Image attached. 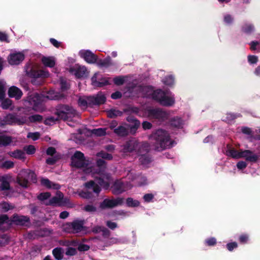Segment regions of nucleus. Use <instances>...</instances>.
Listing matches in <instances>:
<instances>
[{
	"label": "nucleus",
	"instance_id": "62",
	"mask_svg": "<svg viewBox=\"0 0 260 260\" xmlns=\"http://www.w3.org/2000/svg\"><path fill=\"white\" fill-rule=\"evenodd\" d=\"M84 210L87 212H94L96 210V208L94 206L91 205H87L84 207Z\"/></svg>",
	"mask_w": 260,
	"mask_h": 260
},
{
	"label": "nucleus",
	"instance_id": "3",
	"mask_svg": "<svg viewBox=\"0 0 260 260\" xmlns=\"http://www.w3.org/2000/svg\"><path fill=\"white\" fill-rule=\"evenodd\" d=\"M61 97L54 90L48 91L46 95H39L35 92L29 94L27 99L23 101L25 107L28 109H32L36 111H42L44 110L43 102L45 99L49 100H59Z\"/></svg>",
	"mask_w": 260,
	"mask_h": 260
},
{
	"label": "nucleus",
	"instance_id": "1",
	"mask_svg": "<svg viewBox=\"0 0 260 260\" xmlns=\"http://www.w3.org/2000/svg\"><path fill=\"white\" fill-rule=\"evenodd\" d=\"M71 165L73 167L81 169L87 175H91L101 187L105 189L109 188L111 178L106 171L104 160L99 159L96 166L94 167L91 162L85 159L83 153L77 151L71 158Z\"/></svg>",
	"mask_w": 260,
	"mask_h": 260
},
{
	"label": "nucleus",
	"instance_id": "9",
	"mask_svg": "<svg viewBox=\"0 0 260 260\" xmlns=\"http://www.w3.org/2000/svg\"><path fill=\"white\" fill-rule=\"evenodd\" d=\"M126 178L134 186H143L148 184L146 177L142 175H137L133 171H127Z\"/></svg>",
	"mask_w": 260,
	"mask_h": 260
},
{
	"label": "nucleus",
	"instance_id": "46",
	"mask_svg": "<svg viewBox=\"0 0 260 260\" xmlns=\"http://www.w3.org/2000/svg\"><path fill=\"white\" fill-rule=\"evenodd\" d=\"M14 164L13 161L10 160H7L5 161H2V163L1 166V168L10 169L13 168Z\"/></svg>",
	"mask_w": 260,
	"mask_h": 260
},
{
	"label": "nucleus",
	"instance_id": "7",
	"mask_svg": "<svg viewBox=\"0 0 260 260\" xmlns=\"http://www.w3.org/2000/svg\"><path fill=\"white\" fill-rule=\"evenodd\" d=\"M92 231L95 233H102V236L99 243V246L100 248H102V247L110 246L117 242V239L110 237L109 231L105 228L99 226H95L93 229Z\"/></svg>",
	"mask_w": 260,
	"mask_h": 260
},
{
	"label": "nucleus",
	"instance_id": "41",
	"mask_svg": "<svg viewBox=\"0 0 260 260\" xmlns=\"http://www.w3.org/2000/svg\"><path fill=\"white\" fill-rule=\"evenodd\" d=\"M106 134V128H95L91 131V134L96 136H103Z\"/></svg>",
	"mask_w": 260,
	"mask_h": 260
},
{
	"label": "nucleus",
	"instance_id": "52",
	"mask_svg": "<svg viewBox=\"0 0 260 260\" xmlns=\"http://www.w3.org/2000/svg\"><path fill=\"white\" fill-rule=\"evenodd\" d=\"M12 208V206L7 203L4 202L0 204V210L2 212H6Z\"/></svg>",
	"mask_w": 260,
	"mask_h": 260
},
{
	"label": "nucleus",
	"instance_id": "26",
	"mask_svg": "<svg viewBox=\"0 0 260 260\" xmlns=\"http://www.w3.org/2000/svg\"><path fill=\"white\" fill-rule=\"evenodd\" d=\"M41 61L46 67L53 68L55 64L56 59L53 56H43Z\"/></svg>",
	"mask_w": 260,
	"mask_h": 260
},
{
	"label": "nucleus",
	"instance_id": "25",
	"mask_svg": "<svg viewBox=\"0 0 260 260\" xmlns=\"http://www.w3.org/2000/svg\"><path fill=\"white\" fill-rule=\"evenodd\" d=\"M8 94L11 98H14L16 100H19L22 95V92L18 87L13 86L9 89Z\"/></svg>",
	"mask_w": 260,
	"mask_h": 260
},
{
	"label": "nucleus",
	"instance_id": "58",
	"mask_svg": "<svg viewBox=\"0 0 260 260\" xmlns=\"http://www.w3.org/2000/svg\"><path fill=\"white\" fill-rule=\"evenodd\" d=\"M81 197L85 199H89L91 197V193L88 191H82L79 193Z\"/></svg>",
	"mask_w": 260,
	"mask_h": 260
},
{
	"label": "nucleus",
	"instance_id": "44",
	"mask_svg": "<svg viewBox=\"0 0 260 260\" xmlns=\"http://www.w3.org/2000/svg\"><path fill=\"white\" fill-rule=\"evenodd\" d=\"M98 75H99V74L98 73H96L94 74V75L91 78L92 84L93 86H102L104 85L108 84L107 82H106L104 83H103L100 82H98L96 81V79H97V76Z\"/></svg>",
	"mask_w": 260,
	"mask_h": 260
},
{
	"label": "nucleus",
	"instance_id": "64",
	"mask_svg": "<svg viewBox=\"0 0 260 260\" xmlns=\"http://www.w3.org/2000/svg\"><path fill=\"white\" fill-rule=\"evenodd\" d=\"M61 88L62 90L67 89L69 87L68 83L64 80L61 79L60 80Z\"/></svg>",
	"mask_w": 260,
	"mask_h": 260
},
{
	"label": "nucleus",
	"instance_id": "59",
	"mask_svg": "<svg viewBox=\"0 0 260 260\" xmlns=\"http://www.w3.org/2000/svg\"><path fill=\"white\" fill-rule=\"evenodd\" d=\"M76 252V249L75 248L69 247L67 249L66 254L67 255L72 256L75 255Z\"/></svg>",
	"mask_w": 260,
	"mask_h": 260
},
{
	"label": "nucleus",
	"instance_id": "8",
	"mask_svg": "<svg viewBox=\"0 0 260 260\" xmlns=\"http://www.w3.org/2000/svg\"><path fill=\"white\" fill-rule=\"evenodd\" d=\"M35 182L36 180V175L34 172L30 170H23L18 174L17 182L23 187H27L28 180Z\"/></svg>",
	"mask_w": 260,
	"mask_h": 260
},
{
	"label": "nucleus",
	"instance_id": "18",
	"mask_svg": "<svg viewBox=\"0 0 260 260\" xmlns=\"http://www.w3.org/2000/svg\"><path fill=\"white\" fill-rule=\"evenodd\" d=\"M124 199L121 198H117L114 199H105L101 204L100 207L102 209L106 208H113L115 206L122 205Z\"/></svg>",
	"mask_w": 260,
	"mask_h": 260
},
{
	"label": "nucleus",
	"instance_id": "36",
	"mask_svg": "<svg viewBox=\"0 0 260 260\" xmlns=\"http://www.w3.org/2000/svg\"><path fill=\"white\" fill-rule=\"evenodd\" d=\"M52 252L54 256L57 260H60L63 257V251L61 248H56L53 249Z\"/></svg>",
	"mask_w": 260,
	"mask_h": 260
},
{
	"label": "nucleus",
	"instance_id": "32",
	"mask_svg": "<svg viewBox=\"0 0 260 260\" xmlns=\"http://www.w3.org/2000/svg\"><path fill=\"white\" fill-rule=\"evenodd\" d=\"M85 186L88 189H92V190L96 194H98L101 189L100 187L95 184V182L93 181H90L88 182L85 183Z\"/></svg>",
	"mask_w": 260,
	"mask_h": 260
},
{
	"label": "nucleus",
	"instance_id": "29",
	"mask_svg": "<svg viewBox=\"0 0 260 260\" xmlns=\"http://www.w3.org/2000/svg\"><path fill=\"white\" fill-rule=\"evenodd\" d=\"M9 155L15 158L21 160H24L25 158V152L21 150H16L14 151H11L8 153Z\"/></svg>",
	"mask_w": 260,
	"mask_h": 260
},
{
	"label": "nucleus",
	"instance_id": "6",
	"mask_svg": "<svg viewBox=\"0 0 260 260\" xmlns=\"http://www.w3.org/2000/svg\"><path fill=\"white\" fill-rule=\"evenodd\" d=\"M29 223V218L26 216L14 215L11 220L6 215L0 216V229L2 230H7L12 223L18 225H27Z\"/></svg>",
	"mask_w": 260,
	"mask_h": 260
},
{
	"label": "nucleus",
	"instance_id": "27",
	"mask_svg": "<svg viewBox=\"0 0 260 260\" xmlns=\"http://www.w3.org/2000/svg\"><path fill=\"white\" fill-rule=\"evenodd\" d=\"M131 126L127 124H124L118 126L114 129V132L119 136H125L127 135L128 131Z\"/></svg>",
	"mask_w": 260,
	"mask_h": 260
},
{
	"label": "nucleus",
	"instance_id": "30",
	"mask_svg": "<svg viewBox=\"0 0 260 260\" xmlns=\"http://www.w3.org/2000/svg\"><path fill=\"white\" fill-rule=\"evenodd\" d=\"M88 104H91L90 96H81L78 99V105L82 109H85Z\"/></svg>",
	"mask_w": 260,
	"mask_h": 260
},
{
	"label": "nucleus",
	"instance_id": "13",
	"mask_svg": "<svg viewBox=\"0 0 260 260\" xmlns=\"http://www.w3.org/2000/svg\"><path fill=\"white\" fill-rule=\"evenodd\" d=\"M145 115L151 119H157L161 120L167 118L168 114L160 109L149 107L145 111Z\"/></svg>",
	"mask_w": 260,
	"mask_h": 260
},
{
	"label": "nucleus",
	"instance_id": "5",
	"mask_svg": "<svg viewBox=\"0 0 260 260\" xmlns=\"http://www.w3.org/2000/svg\"><path fill=\"white\" fill-rule=\"evenodd\" d=\"M39 65L37 63H28L25 68L26 74L30 77L31 82L35 85H39L43 82V79L49 76L48 71L39 70Z\"/></svg>",
	"mask_w": 260,
	"mask_h": 260
},
{
	"label": "nucleus",
	"instance_id": "31",
	"mask_svg": "<svg viewBox=\"0 0 260 260\" xmlns=\"http://www.w3.org/2000/svg\"><path fill=\"white\" fill-rule=\"evenodd\" d=\"M41 184L48 188L55 189H58L59 188V185L58 184L54 183L46 178H42L41 179Z\"/></svg>",
	"mask_w": 260,
	"mask_h": 260
},
{
	"label": "nucleus",
	"instance_id": "28",
	"mask_svg": "<svg viewBox=\"0 0 260 260\" xmlns=\"http://www.w3.org/2000/svg\"><path fill=\"white\" fill-rule=\"evenodd\" d=\"M91 105H100L106 101V97L102 93L98 94L95 96H90Z\"/></svg>",
	"mask_w": 260,
	"mask_h": 260
},
{
	"label": "nucleus",
	"instance_id": "40",
	"mask_svg": "<svg viewBox=\"0 0 260 260\" xmlns=\"http://www.w3.org/2000/svg\"><path fill=\"white\" fill-rule=\"evenodd\" d=\"M162 82L166 85L171 86L173 85L174 83V78L171 75H168L166 76L162 79Z\"/></svg>",
	"mask_w": 260,
	"mask_h": 260
},
{
	"label": "nucleus",
	"instance_id": "56",
	"mask_svg": "<svg viewBox=\"0 0 260 260\" xmlns=\"http://www.w3.org/2000/svg\"><path fill=\"white\" fill-rule=\"evenodd\" d=\"M205 243L208 246H214L216 243V240L214 237H211L205 240Z\"/></svg>",
	"mask_w": 260,
	"mask_h": 260
},
{
	"label": "nucleus",
	"instance_id": "14",
	"mask_svg": "<svg viewBox=\"0 0 260 260\" xmlns=\"http://www.w3.org/2000/svg\"><path fill=\"white\" fill-rule=\"evenodd\" d=\"M3 121L4 124H17L20 125L27 123V119L25 116L17 118L14 114H9L4 117Z\"/></svg>",
	"mask_w": 260,
	"mask_h": 260
},
{
	"label": "nucleus",
	"instance_id": "42",
	"mask_svg": "<svg viewBox=\"0 0 260 260\" xmlns=\"http://www.w3.org/2000/svg\"><path fill=\"white\" fill-rule=\"evenodd\" d=\"M234 17L230 14H225L223 15V22L226 25H231L234 22Z\"/></svg>",
	"mask_w": 260,
	"mask_h": 260
},
{
	"label": "nucleus",
	"instance_id": "61",
	"mask_svg": "<svg viewBox=\"0 0 260 260\" xmlns=\"http://www.w3.org/2000/svg\"><path fill=\"white\" fill-rule=\"evenodd\" d=\"M238 246L237 243L235 242L228 243L226 245L227 248L229 251H232L234 248Z\"/></svg>",
	"mask_w": 260,
	"mask_h": 260
},
{
	"label": "nucleus",
	"instance_id": "43",
	"mask_svg": "<svg viewBox=\"0 0 260 260\" xmlns=\"http://www.w3.org/2000/svg\"><path fill=\"white\" fill-rule=\"evenodd\" d=\"M139 160L141 164L145 167H148L149 164L151 162L149 157L146 155H142L139 158Z\"/></svg>",
	"mask_w": 260,
	"mask_h": 260
},
{
	"label": "nucleus",
	"instance_id": "22",
	"mask_svg": "<svg viewBox=\"0 0 260 260\" xmlns=\"http://www.w3.org/2000/svg\"><path fill=\"white\" fill-rule=\"evenodd\" d=\"M16 138L5 135H0V147L9 145H16L17 143Z\"/></svg>",
	"mask_w": 260,
	"mask_h": 260
},
{
	"label": "nucleus",
	"instance_id": "2",
	"mask_svg": "<svg viewBox=\"0 0 260 260\" xmlns=\"http://www.w3.org/2000/svg\"><path fill=\"white\" fill-rule=\"evenodd\" d=\"M140 89L143 96L152 99L162 106L170 107L175 104L174 95L170 91L154 90L151 86H145Z\"/></svg>",
	"mask_w": 260,
	"mask_h": 260
},
{
	"label": "nucleus",
	"instance_id": "16",
	"mask_svg": "<svg viewBox=\"0 0 260 260\" xmlns=\"http://www.w3.org/2000/svg\"><path fill=\"white\" fill-rule=\"evenodd\" d=\"M240 158H243L246 161L255 162L258 159L259 156L252 151L241 149Z\"/></svg>",
	"mask_w": 260,
	"mask_h": 260
},
{
	"label": "nucleus",
	"instance_id": "45",
	"mask_svg": "<svg viewBox=\"0 0 260 260\" xmlns=\"http://www.w3.org/2000/svg\"><path fill=\"white\" fill-rule=\"evenodd\" d=\"M122 112L119 110L116 109H111L108 111L107 115L108 117L113 118L114 117L120 116L121 115H122Z\"/></svg>",
	"mask_w": 260,
	"mask_h": 260
},
{
	"label": "nucleus",
	"instance_id": "12",
	"mask_svg": "<svg viewBox=\"0 0 260 260\" xmlns=\"http://www.w3.org/2000/svg\"><path fill=\"white\" fill-rule=\"evenodd\" d=\"M133 187V185L129 181L124 182L122 180H118L112 186V192L114 194H120L131 189Z\"/></svg>",
	"mask_w": 260,
	"mask_h": 260
},
{
	"label": "nucleus",
	"instance_id": "47",
	"mask_svg": "<svg viewBox=\"0 0 260 260\" xmlns=\"http://www.w3.org/2000/svg\"><path fill=\"white\" fill-rule=\"evenodd\" d=\"M50 197V194L49 192H43L40 193L38 196V198L39 200L43 202L45 204L46 202H48L49 200L47 199Z\"/></svg>",
	"mask_w": 260,
	"mask_h": 260
},
{
	"label": "nucleus",
	"instance_id": "63",
	"mask_svg": "<svg viewBox=\"0 0 260 260\" xmlns=\"http://www.w3.org/2000/svg\"><path fill=\"white\" fill-rule=\"evenodd\" d=\"M154 196L151 193L146 194L144 196L143 199L146 202H150L153 198Z\"/></svg>",
	"mask_w": 260,
	"mask_h": 260
},
{
	"label": "nucleus",
	"instance_id": "4",
	"mask_svg": "<svg viewBox=\"0 0 260 260\" xmlns=\"http://www.w3.org/2000/svg\"><path fill=\"white\" fill-rule=\"evenodd\" d=\"M150 139L153 148L156 151H160L174 146V142L170 139L169 133L161 129L153 133Z\"/></svg>",
	"mask_w": 260,
	"mask_h": 260
},
{
	"label": "nucleus",
	"instance_id": "15",
	"mask_svg": "<svg viewBox=\"0 0 260 260\" xmlns=\"http://www.w3.org/2000/svg\"><path fill=\"white\" fill-rule=\"evenodd\" d=\"M79 55L89 64H93L97 62L98 56L89 50H81L79 51Z\"/></svg>",
	"mask_w": 260,
	"mask_h": 260
},
{
	"label": "nucleus",
	"instance_id": "49",
	"mask_svg": "<svg viewBox=\"0 0 260 260\" xmlns=\"http://www.w3.org/2000/svg\"><path fill=\"white\" fill-rule=\"evenodd\" d=\"M24 150L27 154H33L36 152V148L34 146L29 145L24 147Z\"/></svg>",
	"mask_w": 260,
	"mask_h": 260
},
{
	"label": "nucleus",
	"instance_id": "24",
	"mask_svg": "<svg viewBox=\"0 0 260 260\" xmlns=\"http://www.w3.org/2000/svg\"><path fill=\"white\" fill-rule=\"evenodd\" d=\"M225 154L227 156L233 158L240 159L241 149L237 150L230 146H228L225 150Z\"/></svg>",
	"mask_w": 260,
	"mask_h": 260
},
{
	"label": "nucleus",
	"instance_id": "39",
	"mask_svg": "<svg viewBox=\"0 0 260 260\" xmlns=\"http://www.w3.org/2000/svg\"><path fill=\"white\" fill-rule=\"evenodd\" d=\"M6 83L3 80H0V100H2L5 96Z\"/></svg>",
	"mask_w": 260,
	"mask_h": 260
},
{
	"label": "nucleus",
	"instance_id": "48",
	"mask_svg": "<svg viewBox=\"0 0 260 260\" xmlns=\"http://www.w3.org/2000/svg\"><path fill=\"white\" fill-rule=\"evenodd\" d=\"M27 121H29L31 122H40L42 120V116L40 115L36 114L33 115L28 117L27 119Z\"/></svg>",
	"mask_w": 260,
	"mask_h": 260
},
{
	"label": "nucleus",
	"instance_id": "10",
	"mask_svg": "<svg viewBox=\"0 0 260 260\" xmlns=\"http://www.w3.org/2000/svg\"><path fill=\"white\" fill-rule=\"evenodd\" d=\"M84 221L75 220L72 222L67 223L63 225V230L67 233H78L85 231Z\"/></svg>",
	"mask_w": 260,
	"mask_h": 260
},
{
	"label": "nucleus",
	"instance_id": "57",
	"mask_svg": "<svg viewBox=\"0 0 260 260\" xmlns=\"http://www.w3.org/2000/svg\"><path fill=\"white\" fill-rule=\"evenodd\" d=\"M125 81V78L123 77H117L113 79L114 83L116 85H120L122 84Z\"/></svg>",
	"mask_w": 260,
	"mask_h": 260
},
{
	"label": "nucleus",
	"instance_id": "11",
	"mask_svg": "<svg viewBox=\"0 0 260 260\" xmlns=\"http://www.w3.org/2000/svg\"><path fill=\"white\" fill-rule=\"evenodd\" d=\"M57 115L58 117L64 120H68L77 115L76 111L72 107L67 105H62L57 109Z\"/></svg>",
	"mask_w": 260,
	"mask_h": 260
},
{
	"label": "nucleus",
	"instance_id": "53",
	"mask_svg": "<svg viewBox=\"0 0 260 260\" xmlns=\"http://www.w3.org/2000/svg\"><path fill=\"white\" fill-rule=\"evenodd\" d=\"M97 156L100 157H102V158L110 160L112 158V156L111 154L107 153L105 152H100L97 154Z\"/></svg>",
	"mask_w": 260,
	"mask_h": 260
},
{
	"label": "nucleus",
	"instance_id": "50",
	"mask_svg": "<svg viewBox=\"0 0 260 260\" xmlns=\"http://www.w3.org/2000/svg\"><path fill=\"white\" fill-rule=\"evenodd\" d=\"M238 116V115L237 114L228 113L226 114V117L224 118L223 120L227 122H230L232 120L235 119Z\"/></svg>",
	"mask_w": 260,
	"mask_h": 260
},
{
	"label": "nucleus",
	"instance_id": "17",
	"mask_svg": "<svg viewBox=\"0 0 260 260\" xmlns=\"http://www.w3.org/2000/svg\"><path fill=\"white\" fill-rule=\"evenodd\" d=\"M69 72L74 74L77 78L86 77L88 73L87 68L85 66L78 64H75L73 68H70Z\"/></svg>",
	"mask_w": 260,
	"mask_h": 260
},
{
	"label": "nucleus",
	"instance_id": "23",
	"mask_svg": "<svg viewBox=\"0 0 260 260\" xmlns=\"http://www.w3.org/2000/svg\"><path fill=\"white\" fill-rule=\"evenodd\" d=\"M138 146V144L135 140L127 142L122 147V151L124 153L132 152Z\"/></svg>",
	"mask_w": 260,
	"mask_h": 260
},
{
	"label": "nucleus",
	"instance_id": "20",
	"mask_svg": "<svg viewBox=\"0 0 260 260\" xmlns=\"http://www.w3.org/2000/svg\"><path fill=\"white\" fill-rule=\"evenodd\" d=\"M12 180V176L10 175H4L0 176V182L1 183L0 189L3 191L11 190L10 182Z\"/></svg>",
	"mask_w": 260,
	"mask_h": 260
},
{
	"label": "nucleus",
	"instance_id": "60",
	"mask_svg": "<svg viewBox=\"0 0 260 260\" xmlns=\"http://www.w3.org/2000/svg\"><path fill=\"white\" fill-rule=\"evenodd\" d=\"M9 238L6 235L0 236V245H5L8 242Z\"/></svg>",
	"mask_w": 260,
	"mask_h": 260
},
{
	"label": "nucleus",
	"instance_id": "55",
	"mask_svg": "<svg viewBox=\"0 0 260 260\" xmlns=\"http://www.w3.org/2000/svg\"><path fill=\"white\" fill-rule=\"evenodd\" d=\"M40 137V134L38 132L28 133L27 135L28 138L32 139L33 141L38 140Z\"/></svg>",
	"mask_w": 260,
	"mask_h": 260
},
{
	"label": "nucleus",
	"instance_id": "51",
	"mask_svg": "<svg viewBox=\"0 0 260 260\" xmlns=\"http://www.w3.org/2000/svg\"><path fill=\"white\" fill-rule=\"evenodd\" d=\"M248 62L251 64H255L258 62V57L255 55H248L247 57Z\"/></svg>",
	"mask_w": 260,
	"mask_h": 260
},
{
	"label": "nucleus",
	"instance_id": "21",
	"mask_svg": "<svg viewBox=\"0 0 260 260\" xmlns=\"http://www.w3.org/2000/svg\"><path fill=\"white\" fill-rule=\"evenodd\" d=\"M65 202L66 201L63 200V193L58 191L55 197L46 202V205L62 206Z\"/></svg>",
	"mask_w": 260,
	"mask_h": 260
},
{
	"label": "nucleus",
	"instance_id": "54",
	"mask_svg": "<svg viewBox=\"0 0 260 260\" xmlns=\"http://www.w3.org/2000/svg\"><path fill=\"white\" fill-rule=\"evenodd\" d=\"M236 166L239 170L242 171L247 167V163L245 161L241 160L237 162Z\"/></svg>",
	"mask_w": 260,
	"mask_h": 260
},
{
	"label": "nucleus",
	"instance_id": "38",
	"mask_svg": "<svg viewBox=\"0 0 260 260\" xmlns=\"http://www.w3.org/2000/svg\"><path fill=\"white\" fill-rule=\"evenodd\" d=\"M126 205L131 207H138L140 205V202L137 200H134L132 198H128L126 201Z\"/></svg>",
	"mask_w": 260,
	"mask_h": 260
},
{
	"label": "nucleus",
	"instance_id": "34",
	"mask_svg": "<svg viewBox=\"0 0 260 260\" xmlns=\"http://www.w3.org/2000/svg\"><path fill=\"white\" fill-rule=\"evenodd\" d=\"M2 100L1 106L4 109H10L11 110H13L14 108V106L12 104V101L9 99H3Z\"/></svg>",
	"mask_w": 260,
	"mask_h": 260
},
{
	"label": "nucleus",
	"instance_id": "33",
	"mask_svg": "<svg viewBox=\"0 0 260 260\" xmlns=\"http://www.w3.org/2000/svg\"><path fill=\"white\" fill-rule=\"evenodd\" d=\"M185 120L181 119L180 117H175L173 118L171 122L172 126L177 128H182L183 125L185 124Z\"/></svg>",
	"mask_w": 260,
	"mask_h": 260
},
{
	"label": "nucleus",
	"instance_id": "19",
	"mask_svg": "<svg viewBox=\"0 0 260 260\" xmlns=\"http://www.w3.org/2000/svg\"><path fill=\"white\" fill-rule=\"evenodd\" d=\"M24 59V55L22 52H15L11 53L8 60L11 65H18Z\"/></svg>",
	"mask_w": 260,
	"mask_h": 260
},
{
	"label": "nucleus",
	"instance_id": "35",
	"mask_svg": "<svg viewBox=\"0 0 260 260\" xmlns=\"http://www.w3.org/2000/svg\"><path fill=\"white\" fill-rule=\"evenodd\" d=\"M242 30L246 34H250L254 31V27L253 25L250 23H246L243 25Z\"/></svg>",
	"mask_w": 260,
	"mask_h": 260
},
{
	"label": "nucleus",
	"instance_id": "37",
	"mask_svg": "<svg viewBox=\"0 0 260 260\" xmlns=\"http://www.w3.org/2000/svg\"><path fill=\"white\" fill-rule=\"evenodd\" d=\"M112 64L111 59L108 56L104 60H100L98 62V65L100 67H108Z\"/></svg>",
	"mask_w": 260,
	"mask_h": 260
}]
</instances>
